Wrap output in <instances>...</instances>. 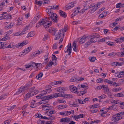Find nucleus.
Listing matches in <instances>:
<instances>
[{"instance_id":"nucleus-1","label":"nucleus","mask_w":124,"mask_h":124,"mask_svg":"<svg viewBox=\"0 0 124 124\" xmlns=\"http://www.w3.org/2000/svg\"><path fill=\"white\" fill-rule=\"evenodd\" d=\"M35 88V87H33L29 89L28 93L25 95L23 99L24 100L26 101L30 97L38 93L39 91L38 90H34Z\"/></svg>"},{"instance_id":"nucleus-2","label":"nucleus","mask_w":124,"mask_h":124,"mask_svg":"<svg viewBox=\"0 0 124 124\" xmlns=\"http://www.w3.org/2000/svg\"><path fill=\"white\" fill-rule=\"evenodd\" d=\"M124 115V111L119 112L117 114H115L112 116V121L114 122H115L120 120L122 118V116Z\"/></svg>"},{"instance_id":"nucleus-3","label":"nucleus","mask_w":124,"mask_h":124,"mask_svg":"<svg viewBox=\"0 0 124 124\" xmlns=\"http://www.w3.org/2000/svg\"><path fill=\"white\" fill-rule=\"evenodd\" d=\"M67 30V29L66 27L60 30L58 32V34L56 35L55 36L54 39L55 40H58L60 38L62 35L63 38L64 36V33L66 32Z\"/></svg>"},{"instance_id":"nucleus-4","label":"nucleus","mask_w":124,"mask_h":124,"mask_svg":"<svg viewBox=\"0 0 124 124\" xmlns=\"http://www.w3.org/2000/svg\"><path fill=\"white\" fill-rule=\"evenodd\" d=\"M62 93L61 94L60 93H55L51 95H48L47 96V97H46V98L47 99H51L54 97H62V96L61 95Z\"/></svg>"},{"instance_id":"nucleus-5","label":"nucleus","mask_w":124,"mask_h":124,"mask_svg":"<svg viewBox=\"0 0 124 124\" xmlns=\"http://www.w3.org/2000/svg\"><path fill=\"white\" fill-rule=\"evenodd\" d=\"M49 19H51L55 23H57L58 21V20L57 18V16L56 14L55 13H53L51 15V16L50 17V15H49Z\"/></svg>"},{"instance_id":"nucleus-6","label":"nucleus","mask_w":124,"mask_h":124,"mask_svg":"<svg viewBox=\"0 0 124 124\" xmlns=\"http://www.w3.org/2000/svg\"><path fill=\"white\" fill-rule=\"evenodd\" d=\"M79 85L77 86V88L75 87H74L73 85H72L70 86V90L71 92H72L75 93L77 92V90L78 89H80V87Z\"/></svg>"},{"instance_id":"nucleus-7","label":"nucleus","mask_w":124,"mask_h":124,"mask_svg":"<svg viewBox=\"0 0 124 124\" xmlns=\"http://www.w3.org/2000/svg\"><path fill=\"white\" fill-rule=\"evenodd\" d=\"M43 25L44 27L47 28L48 27L50 26L52 24V22L50 21H48L45 22V21H43Z\"/></svg>"},{"instance_id":"nucleus-8","label":"nucleus","mask_w":124,"mask_h":124,"mask_svg":"<svg viewBox=\"0 0 124 124\" xmlns=\"http://www.w3.org/2000/svg\"><path fill=\"white\" fill-rule=\"evenodd\" d=\"M98 37L96 36V34L94 35H92L91 36L90 41L92 43L96 42L97 41V38Z\"/></svg>"},{"instance_id":"nucleus-9","label":"nucleus","mask_w":124,"mask_h":124,"mask_svg":"<svg viewBox=\"0 0 124 124\" xmlns=\"http://www.w3.org/2000/svg\"><path fill=\"white\" fill-rule=\"evenodd\" d=\"M80 8V7H78L77 8H75L74 9V12L71 15V17H73L74 16L77 15L79 12V10Z\"/></svg>"},{"instance_id":"nucleus-10","label":"nucleus","mask_w":124,"mask_h":124,"mask_svg":"<svg viewBox=\"0 0 124 124\" xmlns=\"http://www.w3.org/2000/svg\"><path fill=\"white\" fill-rule=\"evenodd\" d=\"M67 50L65 51V53H68V54L70 55V54L72 50V47L71 46V44L70 43H69L67 46Z\"/></svg>"},{"instance_id":"nucleus-11","label":"nucleus","mask_w":124,"mask_h":124,"mask_svg":"<svg viewBox=\"0 0 124 124\" xmlns=\"http://www.w3.org/2000/svg\"><path fill=\"white\" fill-rule=\"evenodd\" d=\"M47 96H43L42 101L39 102V103L40 104H44L46 103V102H47V101H46V100H49V99H46V97H47Z\"/></svg>"},{"instance_id":"nucleus-12","label":"nucleus","mask_w":124,"mask_h":124,"mask_svg":"<svg viewBox=\"0 0 124 124\" xmlns=\"http://www.w3.org/2000/svg\"><path fill=\"white\" fill-rule=\"evenodd\" d=\"M70 121V118L65 117L61 119L60 121V122H62L66 123H69Z\"/></svg>"},{"instance_id":"nucleus-13","label":"nucleus","mask_w":124,"mask_h":124,"mask_svg":"<svg viewBox=\"0 0 124 124\" xmlns=\"http://www.w3.org/2000/svg\"><path fill=\"white\" fill-rule=\"evenodd\" d=\"M27 44V43H26V41H24L21 43H19L17 44L16 47L18 48H20Z\"/></svg>"},{"instance_id":"nucleus-14","label":"nucleus","mask_w":124,"mask_h":124,"mask_svg":"<svg viewBox=\"0 0 124 124\" xmlns=\"http://www.w3.org/2000/svg\"><path fill=\"white\" fill-rule=\"evenodd\" d=\"M62 97H64L67 98H73V96L71 95L67 94H65L63 92L62 93L61 95Z\"/></svg>"},{"instance_id":"nucleus-15","label":"nucleus","mask_w":124,"mask_h":124,"mask_svg":"<svg viewBox=\"0 0 124 124\" xmlns=\"http://www.w3.org/2000/svg\"><path fill=\"white\" fill-rule=\"evenodd\" d=\"M74 2H72L69 3L66 6V10L70 9L73 7L74 6Z\"/></svg>"},{"instance_id":"nucleus-16","label":"nucleus","mask_w":124,"mask_h":124,"mask_svg":"<svg viewBox=\"0 0 124 124\" xmlns=\"http://www.w3.org/2000/svg\"><path fill=\"white\" fill-rule=\"evenodd\" d=\"M87 4V1H86L85 3V5L84 8L82 9L81 11V12L82 13H83L85 12V11H86V10H87V9L88 8V5Z\"/></svg>"},{"instance_id":"nucleus-17","label":"nucleus","mask_w":124,"mask_h":124,"mask_svg":"<svg viewBox=\"0 0 124 124\" xmlns=\"http://www.w3.org/2000/svg\"><path fill=\"white\" fill-rule=\"evenodd\" d=\"M87 37L86 36H84L82 38H81L79 40V42L81 44H82L84 43L86 41Z\"/></svg>"},{"instance_id":"nucleus-18","label":"nucleus","mask_w":124,"mask_h":124,"mask_svg":"<svg viewBox=\"0 0 124 124\" xmlns=\"http://www.w3.org/2000/svg\"><path fill=\"white\" fill-rule=\"evenodd\" d=\"M25 87L24 86H21L18 90V91L16 93L17 94H18L23 92H24L25 90Z\"/></svg>"},{"instance_id":"nucleus-19","label":"nucleus","mask_w":124,"mask_h":124,"mask_svg":"<svg viewBox=\"0 0 124 124\" xmlns=\"http://www.w3.org/2000/svg\"><path fill=\"white\" fill-rule=\"evenodd\" d=\"M48 30L49 32L50 33L54 35H55L56 32L57 31V30H56L54 28H50Z\"/></svg>"},{"instance_id":"nucleus-20","label":"nucleus","mask_w":124,"mask_h":124,"mask_svg":"<svg viewBox=\"0 0 124 124\" xmlns=\"http://www.w3.org/2000/svg\"><path fill=\"white\" fill-rule=\"evenodd\" d=\"M52 9L51 6H49L48 8L46 9V11L48 14L50 15L51 14H53V12H52Z\"/></svg>"},{"instance_id":"nucleus-21","label":"nucleus","mask_w":124,"mask_h":124,"mask_svg":"<svg viewBox=\"0 0 124 124\" xmlns=\"http://www.w3.org/2000/svg\"><path fill=\"white\" fill-rule=\"evenodd\" d=\"M42 108H44L45 109L48 110L52 109V107L48 106V105H43Z\"/></svg>"},{"instance_id":"nucleus-22","label":"nucleus","mask_w":124,"mask_h":124,"mask_svg":"<svg viewBox=\"0 0 124 124\" xmlns=\"http://www.w3.org/2000/svg\"><path fill=\"white\" fill-rule=\"evenodd\" d=\"M32 47L31 46L30 47H28L27 48L25 49L23 51V53H25V54H27L30 52L32 49Z\"/></svg>"},{"instance_id":"nucleus-23","label":"nucleus","mask_w":124,"mask_h":124,"mask_svg":"<svg viewBox=\"0 0 124 124\" xmlns=\"http://www.w3.org/2000/svg\"><path fill=\"white\" fill-rule=\"evenodd\" d=\"M59 13L60 15L61 16L64 18L66 17V13L65 12H64L62 10H60L59 11Z\"/></svg>"},{"instance_id":"nucleus-24","label":"nucleus","mask_w":124,"mask_h":124,"mask_svg":"<svg viewBox=\"0 0 124 124\" xmlns=\"http://www.w3.org/2000/svg\"><path fill=\"white\" fill-rule=\"evenodd\" d=\"M102 87L103 89L104 90V91L105 93L106 92H108L109 90V89L108 88V86L102 85Z\"/></svg>"},{"instance_id":"nucleus-25","label":"nucleus","mask_w":124,"mask_h":124,"mask_svg":"<svg viewBox=\"0 0 124 124\" xmlns=\"http://www.w3.org/2000/svg\"><path fill=\"white\" fill-rule=\"evenodd\" d=\"M97 5H96L93 8L91 9H90L89 11V12L90 11V13L92 14L93 13H94L97 9Z\"/></svg>"},{"instance_id":"nucleus-26","label":"nucleus","mask_w":124,"mask_h":124,"mask_svg":"<svg viewBox=\"0 0 124 124\" xmlns=\"http://www.w3.org/2000/svg\"><path fill=\"white\" fill-rule=\"evenodd\" d=\"M51 91V90L50 89H47L43 91L42 92V93L43 94V95H44L46 93H50Z\"/></svg>"},{"instance_id":"nucleus-27","label":"nucleus","mask_w":124,"mask_h":124,"mask_svg":"<svg viewBox=\"0 0 124 124\" xmlns=\"http://www.w3.org/2000/svg\"><path fill=\"white\" fill-rule=\"evenodd\" d=\"M77 44L74 41L73 43V50L74 51L76 52L77 50V49L76 47Z\"/></svg>"},{"instance_id":"nucleus-28","label":"nucleus","mask_w":124,"mask_h":124,"mask_svg":"<svg viewBox=\"0 0 124 124\" xmlns=\"http://www.w3.org/2000/svg\"><path fill=\"white\" fill-rule=\"evenodd\" d=\"M39 15L38 14L37 16H35L32 20L33 22L34 23H36L39 19Z\"/></svg>"},{"instance_id":"nucleus-29","label":"nucleus","mask_w":124,"mask_h":124,"mask_svg":"<svg viewBox=\"0 0 124 124\" xmlns=\"http://www.w3.org/2000/svg\"><path fill=\"white\" fill-rule=\"evenodd\" d=\"M43 19H42L41 20H40L39 22L37 24L36 27H38L41 25H43Z\"/></svg>"},{"instance_id":"nucleus-30","label":"nucleus","mask_w":124,"mask_h":124,"mask_svg":"<svg viewBox=\"0 0 124 124\" xmlns=\"http://www.w3.org/2000/svg\"><path fill=\"white\" fill-rule=\"evenodd\" d=\"M73 117L75 119H77L81 118H83V114H81L78 116L75 115Z\"/></svg>"},{"instance_id":"nucleus-31","label":"nucleus","mask_w":124,"mask_h":124,"mask_svg":"<svg viewBox=\"0 0 124 124\" xmlns=\"http://www.w3.org/2000/svg\"><path fill=\"white\" fill-rule=\"evenodd\" d=\"M65 90L64 87H60L58 88L57 89V91L58 92H62L64 91Z\"/></svg>"},{"instance_id":"nucleus-32","label":"nucleus","mask_w":124,"mask_h":124,"mask_svg":"<svg viewBox=\"0 0 124 124\" xmlns=\"http://www.w3.org/2000/svg\"><path fill=\"white\" fill-rule=\"evenodd\" d=\"M28 27H29V26H26L24 28V29L23 30L22 32H21V34L20 35H23L24 34H25V31L28 29H29L28 28Z\"/></svg>"},{"instance_id":"nucleus-33","label":"nucleus","mask_w":124,"mask_h":124,"mask_svg":"<svg viewBox=\"0 0 124 124\" xmlns=\"http://www.w3.org/2000/svg\"><path fill=\"white\" fill-rule=\"evenodd\" d=\"M34 34L32 31H31L28 33V34L27 36V38H29L30 37H31L33 36Z\"/></svg>"},{"instance_id":"nucleus-34","label":"nucleus","mask_w":124,"mask_h":124,"mask_svg":"<svg viewBox=\"0 0 124 124\" xmlns=\"http://www.w3.org/2000/svg\"><path fill=\"white\" fill-rule=\"evenodd\" d=\"M91 41L90 40L89 41H88L84 44V47H87L88 46L90 45L91 43H92Z\"/></svg>"},{"instance_id":"nucleus-35","label":"nucleus","mask_w":124,"mask_h":124,"mask_svg":"<svg viewBox=\"0 0 124 124\" xmlns=\"http://www.w3.org/2000/svg\"><path fill=\"white\" fill-rule=\"evenodd\" d=\"M11 16L9 15H6L4 16L3 18L4 19H11Z\"/></svg>"},{"instance_id":"nucleus-36","label":"nucleus","mask_w":124,"mask_h":124,"mask_svg":"<svg viewBox=\"0 0 124 124\" xmlns=\"http://www.w3.org/2000/svg\"><path fill=\"white\" fill-rule=\"evenodd\" d=\"M35 4H37L39 6H41L42 4V2L41 1H38L37 0H36L35 1Z\"/></svg>"},{"instance_id":"nucleus-37","label":"nucleus","mask_w":124,"mask_h":124,"mask_svg":"<svg viewBox=\"0 0 124 124\" xmlns=\"http://www.w3.org/2000/svg\"><path fill=\"white\" fill-rule=\"evenodd\" d=\"M43 75V74L42 73L40 72L36 76V78L37 79H38L39 78H41L42 76Z\"/></svg>"},{"instance_id":"nucleus-38","label":"nucleus","mask_w":124,"mask_h":124,"mask_svg":"<svg viewBox=\"0 0 124 124\" xmlns=\"http://www.w3.org/2000/svg\"><path fill=\"white\" fill-rule=\"evenodd\" d=\"M11 24L12 23H10L9 25L6 26L5 27V29H10L12 28L13 27V25H12Z\"/></svg>"},{"instance_id":"nucleus-39","label":"nucleus","mask_w":124,"mask_h":124,"mask_svg":"<svg viewBox=\"0 0 124 124\" xmlns=\"http://www.w3.org/2000/svg\"><path fill=\"white\" fill-rule=\"evenodd\" d=\"M89 59L90 61L91 62H94L95 60L96 59V58L95 57H92L91 58H89Z\"/></svg>"},{"instance_id":"nucleus-40","label":"nucleus","mask_w":124,"mask_h":124,"mask_svg":"<svg viewBox=\"0 0 124 124\" xmlns=\"http://www.w3.org/2000/svg\"><path fill=\"white\" fill-rule=\"evenodd\" d=\"M77 80V78L75 77H72L70 79V82H74L76 81Z\"/></svg>"},{"instance_id":"nucleus-41","label":"nucleus","mask_w":124,"mask_h":124,"mask_svg":"<svg viewBox=\"0 0 124 124\" xmlns=\"http://www.w3.org/2000/svg\"><path fill=\"white\" fill-rule=\"evenodd\" d=\"M33 67V65H30V64H26L25 65V67L26 68H28L31 67Z\"/></svg>"},{"instance_id":"nucleus-42","label":"nucleus","mask_w":124,"mask_h":124,"mask_svg":"<svg viewBox=\"0 0 124 124\" xmlns=\"http://www.w3.org/2000/svg\"><path fill=\"white\" fill-rule=\"evenodd\" d=\"M74 70V69H71L66 71L65 72V73H69L71 72L72 71Z\"/></svg>"},{"instance_id":"nucleus-43","label":"nucleus","mask_w":124,"mask_h":124,"mask_svg":"<svg viewBox=\"0 0 124 124\" xmlns=\"http://www.w3.org/2000/svg\"><path fill=\"white\" fill-rule=\"evenodd\" d=\"M51 7L52 9H59V7L58 5L56 6H51Z\"/></svg>"},{"instance_id":"nucleus-44","label":"nucleus","mask_w":124,"mask_h":124,"mask_svg":"<svg viewBox=\"0 0 124 124\" xmlns=\"http://www.w3.org/2000/svg\"><path fill=\"white\" fill-rule=\"evenodd\" d=\"M124 4H122L121 3H119L117 4L116 5V8H120L122 7V6Z\"/></svg>"},{"instance_id":"nucleus-45","label":"nucleus","mask_w":124,"mask_h":124,"mask_svg":"<svg viewBox=\"0 0 124 124\" xmlns=\"http://www.w3.org/2000/svg\"><path fill=\"white\" fill-rule=\"evenodd\" d=\"M100 121L99 120H96V121H93L92 122L91 124H97Z\"/></svg>"},{"instance_id":"nucleus-46","label":"nucleus","mask_w":124,"mask_h":124,"mask_svg":"<svg viewBox=\"0 0 124 124\" xmlns=\"http://www.w3.org/2000/svg\"><path fill=\"white\" fill-rule=\"evenodd\" d=\"M8 36V35H6V36H5L2 39V40H6L9 39V37Z\"/></svg>"},{"instance_id":"nucleus-47","label":"nucleus","mask_w":124,"mask_h":124,"mask_svg":"<svg viewBox=\"0 0 124 124\" xmlns=\"http://www.w3.org/2000/svg\"><path fill=\"white\" fill-rule=\"evenodd\" d=\"M121 90V88L120 87L117 88H114L112 89V91L113 92H116Z\"/></svg>"},{"instance_id":"nucleus-48","label":"nucleus","mask_w":124,"mask_h":124,"mask_svg":"<svg viewBox=\"0 0 124 124\" xmlns=\"http://www.w3.org/2000/svg\"><path fill=\"white\" fill-rule=\"evenodd\" d=\"M42 93L41 94H39L38 96H36V98L38 99L41 98L42 99V96L44 95Z\"/></svg>"},{"instance_id":"nucleus-49","label":"nucleus","mask_w":124,"mask_h":124,"mask_svg":"<svg viewBox=\"0 0 124 124\" xmlns=\"http://www.w3.org/2000/svg\"><path fill=\"white\" fill-rule=\"evenodd\" d=\"M45 122L44 121H41V120H39L37 122V123L38 124H44Z\"/></svg>"},{"instance_id":"nucleus-50","label":"nucleus","mask_w":124,"mask_h":124,"mask_svg":"<svg viewBox=\"0 0 124 124\" xmlns=\"http://www.w3.org/2000/svg\"><path fill=\"white\" fill-rule=\"evenodd\" d=\"M31 84L30 83H28L27 84H26L24 86L25 88H28L30 87H31Z\"/></svg>"},{"instance_id":"nucleus-51","label":"nucleus","mask_w":124,"mask_h":124,"mask_svg":"<svg viewBox=\"0 0 124 124\" xmlns=\"http://www.w3.org/2000/svg\"><path fill=\"white\" fill-rule=\"evenodd\" d=\"M17 21L18 22L16 24L17 26L21 25L22 23V22H21V20L20 18H18L17 19Z\"/></svg>"},{"instance_id":"nucleus-52","label":"nucleus","mask_w":124,"mask_h":124,"mask_svg":"<svg viewBox=\"0 0 124 124\" xmlns=\"http://www.w3.org/2000/svg\"><path fill=\"white\" fill-rule=\"evenodd\" d=\"M34 55H35V56H36L38 55H39L40 53V52L38 50L36 51L34 53H33Z\"/></svg>"},{"instance_id":"nucleus-53","label":"nucleus","mask_w":124,"mask_h":124,"mask_svg":"<svg viewBox=\"0 0 124 124\" xmlns=\"http://www.w3.org/2000/svg\"><path fill=\"white\" fill-rule=\"evenodd\" d=\"M65 116H67L70 115L71 113V112L70 111H65Z\"/></svg>"},{"instance_id":"nucleus-54","label":"nucleus","mask_w":124,"mask_h":124,"mask_svg":"<svg viewBox=\"0 0 124 124\" xmlns=\"http://www.w3.org/2000/svg\"><path fill=\"white\" fill-rule=\"evenodd\" d=\"M111 102L113 103L114 104H118V102L116 100H112L111 101Z\"/></svg>"},{"instance_id":"nucleus-55","label":"nucleus","mask_w":124,"mask_h":124,"mask_svg":"<svg viewBox=\"0 0 124 124\" xmlns=\"http://www.w3.org/2000/svg\"><path fill=\"white\" fill-rule=\"evenodd\" d=\"M7 95L5 94H3L0 97V100H3L6 98V96Z\"/></svg>"},{"instance_id":"nucleus-56","label":"nucleus","mask_w":124,"mask_h":124,"mask_svg":"<svg viewBox=\"0 0 124 124\" xmlns=\"http://www.w3.org/2000/svg\"><path fill=\"white\" fill-rule=\"evenodd\" d=\"M16 106V105H13L12 106L10 107H8L7 108V109L8 110H10L11 109H13Z\"/></svg>"},{"instance_id":"nucleus-57","label":"nucleus","mask_w":124,"mask_h":124,"mask_svg":"<svg viewBox=\"0 0 124 124\" xmlns=\"http://www.w3.org/2000/svg\"><path fill=\"white\" fill-rule=\"evenodd\" d=\"M3 48H5L7 46V43L4 42H2Z\"/></svg>"},{"instance_id":"nucleus-58","label":"nucleus","mask_w":124,"mask_h":124,"mask_svg":"<svg viewBox=\"0 0 124 124\" xmlns=\"http://www.w3.org/2000/svg\"><path fill=\"white\" fill-rule=\"evenodd\" d=\"M103 79L102 78H99L96 80L97 82L98 83L102 82H103Z\"/></svg>"},{"instance_id":"nucleus-59","label":"nucleus","mask_w":124,"mask_h":124,"mask_svg":"<svg viewBox=\"0 0 124 124\" xmlns=\"http://www.w3.org/2000/svg\"><path fill=\"white\" fill-rule=\"evenodd\" d=\"M107 44L109 46H113V45H114V44L113 42H110L109 41L107 42Z\"/></svg>"},{"instance_id":"nucleus-60","label":"nucleus","mask_w":124,"mask_h":124,"mask_svg":"<svg viewBox=\"0 0 124 124\" xmlns=\"http://www.w3.org/2000/svg\"><path fill=\"white\" fill-rule=\"evenodd\" d=\"M49 2V1L45 0L42 1V4H48Z\"/></svg>"},{"instance_id":"nucleus-61","label":"nucleus","mask_w":124,"mask_h":124,"mask_svg":"<svg viewBox=\"0 0 124 124\" xmlns=\"http://www.w3.org/2000/svg\"><path fill=\"white\" fill-rule=\"evenodd\" d=\"M54 63L52 62L51 61H50L49 63L47 64L48 66L49 67H50L52 66L53 64H54Z\"/></svg>"},{"instance_id":"nucleus-62","label":"nucleus","mask_w":124,"mask_h":124,"mask_svg":"<svg viewBox=\"0 0 124 124\" xmlns=\"http://www.w3.org/2000/svg\"><path fill=\"white\" fill-rule=\"evenodd\" d=\"M88 5V8H93L95 6H96V5H94L93 4H91L90 6H89V5Z\"/></svg>"},{"instance_id":"nucleus-63","label":"nucleus","mask_w":124,"mask_h":124,"mask_svg":"<svg viewBox=\"0 0 124 124\" xmlns=\"http://www.w3.org/2000/svg\"><path fill=\"white\" fill-rule=\"evenodd\" d=\"M52 59L53 61H54L55 60L57 59V58L55 55L53 54L52 55Z\"/></svg>"},{"instance_id":"nucleus-64","label":"nucleus","mask_w":124,"mask_h":124,"mask_svg":"<svg viewBox=\"0 0 124 124\" xmlns=\"http://www.w3.org/2000/svg\"><path fill=\"white\" fill-rule=\"evenodd\" d=\"M11 121V120H7L4 121V123L5 124H9Z\"/></svg>"}]
</instances>
